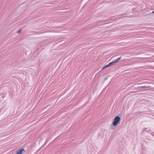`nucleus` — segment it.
<instances>
[{
	"label": "nucleus",
	"instance_id": "nucleus-1",
	"mask_svg": "<svg viewBox=\"0 0 154 154\" xmlns=\"http://www.w3.org/2000/svg\"><path fill=\"white\" fill-rule=\"evenodd\" d=\"M121 121V117L119 116H117L114 118V121L112 122V125L114 126H116Z\"/></svg>",
	"mask_w": 154,
	"mask_h": 154
},
{
	"label": "nucleus",
	"instance_id": "nucleus-8",
	"mask_svg": "<svg viewBox=\"0 0 154 154\" xmlns=\"http://www.w3.org/2000/svg\"><path fill=\"white\" fill-rule=\"evenodd\" d=\"M146 129H147V128H144L143 130V131H146Z\"/></svg>",
	"mask_w": 154,
	"mask_h": 154
},
{
	"label": "nucleus",
	"instance_id": "nucleus-10",
	"mask_svg": "<svg viewBox=\"0 0 154 154\" xmlns=\"http://www.w3.org/2000/svg\"><path fill=\"white\" fill-rule=\"evenodd\" d=\"M152 14H154V11H153L152 13Z\"/></svg>",
	"mask_w": 154,
	"mask_h": 154
},
{
	"label": "nucleus",
	"instance_id": "nucleus-7",
	"mask_svg": "<svg viewBox=\"0 0 154 154\" xmlns=\"http://www.w3.org/2000/svg\"><path fill=\"white\" fill-rule=\"evenodd\" d=\"M22 31V30L20 29H19L17 33H20Z\"/></svg>",
	"mask_w": 154,
	"mask_h": 154
},
{
	"label": "nucleus",
	"instance_id": "nucleus-9",
	"mask_svg": "<svg viewBox=\"0 0 154 154\" xmlns=\"http://www.w3.org/2000/svg\"><path fill=\"white\" fill-rule=\"evenodd\" d=\"M151 135L153 136H154V134L153 133H152Z\"/></svg>",
	"mask_w": 154,
	"mask_h": 154
},
{
	"label": "nucleus",
	"instance_id": "nucleus-6",
	"mask_svg": "<svg viewBox=\"0 0 154 154\" xmlns=\"http://www.w3.org/2000/svg\"><path fill=\"white\" fill-rule=\"evenodd\" d=\"M108 67L107 65L104 66L102 68V69H105L106 68Z\"/></svg>",
	"mask_w": 154,
	"mask_h": 154
},
{
	"label": "nucleus",
	"instance_id": "nucleus-2",
	"mask_svg": "<svg viewBox=\"0 0 154 154\" xmlns=\"http://www.w3.org/2000/svg\"><path fill=\"white\" fill-rule=\"evenodd\" d=\"M114 63H115L114 61H112V62L109 63L107 65L108 67H109V66H111V65H113Z\"/></svg>",
	"mask_w": 154,
	"mask_h": 154
},
{
	"label": "nucleus",
	"instance_id": "nucleus-5",
	"mask_svg": "<svg viewBox=\"0 0 154 154\" xmlns=\"http://www.w3.org/2000/svg\"><path fill=\"white\" fill-rule=\"evenodd\" d=\"M147 87H146L145 86L139 87H137L136 88V89H140V88H147Z\"/></svg>",
	"mask_w": 154,
	"mask_h": 154
},
{
	"label": "nucleus",
	"instance_id": "nucleus-11",
	"mask_svg": "<svg viewBox=\"0 0 154 154\" xmlns=\"http://www.w3.org/2000/svg\"><path fill=\"white\" fill-rule=\"evenodd\" d=\"M148 132H149V131H147Z\"/></svg>",
	"mask_w": 154,
	"mask_h": 154
},
{
	"label": "nucleus",
	"instance_id": "nucleus-4",
	"mask_svg": "<svg viewBox=\"0 0 154 154\" xmlns=\"http://www.w3.org/2000/svg\"><path fill=\"white\" fill-rule=\"evenodd\" d=\"M121 58V57H119L118 58H117L116 60H114V61L115 63H116L119 60H120Z\"/></svg>",
	"mask_w": 154,
	"mask_h": 154
},
{
	"label": "nucleus",
	"instance_id": "nucleus-3",
	"mask_svg": "<svg viewBox=\"0 0 154 154\" xmlns=\"http://www.w3.org/2000/svg\"><path fill=\"white\" fill-rule=\"evenodd\" d=\"M127 15L125 14H122V15L120 16L119 17H120V18H122L123 17H126V16Z\"/></svg>",
	"mask_w": 154,
	"mask_h": 154
}]
</instances>
